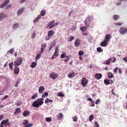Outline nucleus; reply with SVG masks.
Returning a JSON list of instances; mask_svg holds the SVG:
<instances>
[{
  "label": "nucleus",
  "mask_w": 127,
  "mask_h": 127,
  "mask_svg": "<svg viewBox=\"0 0 127 127\" xmlns=\"http://www.w3.org/2000/svg\"><path fill=\"white\" fill-rule=\"evenodd\" d=\"M44 99L42 98H40L34 101L32 104V106L33 107L36 108L38 107L39 106L42 105L44 103L43 101Z\"/></svg>",
  "instance_id": "1"
},
{
  "label": "nucleus",
  "mask_w": 127,
  "mask_h": 127,
  "mask_svg": "<svg viewBox=\"0 0 127 127\" xmlns=\"http://www.w3.org/2000/svg\"><path fill=\"white\" fill-rule=\"evenodd\" d=\"M93 17L91 16H89L86 19L84 23L87 27H88L89 26L90 23L91 22L92 20L93 19Z\"/></svg>",
  "instance_id": "2"
},
{
  "label": "nucleus",
  "mask_w": 127,
  "mask_h": 127,
  "mask_svg": "<svg viewBox=\"0 0 127 127\" xmlns=\"http://www.w3.org/2000/svg\"><path fill=\"white\" fill-rule=\"evenodd\" d=\"M22 59L20 57H18L14 62L15 66H17L20 65L22 62Z\"/></svg>",
  "instance_id": "3"
},
{
  "label": "nucleus",
  "mask_w": 127,
  "mask_h": 127,
  "mask_svg": "<svg viewBox=\"0 0 127 127\" xmlns=\"http://www.w3.org/2000/svg\"><path fill=\"white\" fill-rule=\"evenodd\" d=\"M120 33L121 34H124L127 32V29L124 27H121L119 30Z\"/></svg>",
  "instance_id": "4"
},
{
  "label": "nucleus",
  "mask_w": 127,
  "mask_h": 127,
  "mask_svg": "<svg viewBox=\"0 0 127 127\" xmlns=\"http://www.w3.org/2000/svg\"><path fill=\"white\" fill-rule=\"evenodd\" d=\"M9 120L6 119V120H3L1 122L0 124L1 125H4L5 126H9L10 125V123L8 122Z\"/></svg>",
  "instance_id": "5"
},
{
  "label": "nucleus",
  "mask_w": 127,
  "mask_h": 127,
  "mask_svg": "<svg viewBox=\"0 0 127 127\" xmlns=\"http://www.w3.org/2000/svg\"><path fill=\"white\" fill-rule=\"evenodd\" d=\"M81 43V41L79 38L76 39L74 42V44L76 47H78L80 45Z\"/></svg>",
  "instance_id": "6"
},
{
  "label": "nucleus",
  "mask_w": 127,
  "mask_h": 127,
  "mask_svg": "<svg viewBox=\"0 0 127 127\" xmlns=\"http://www.w3.org/2000/svg\"><path fill=\"white\" fill-rule=\"evenodd\" d=\"M88 81L85 78H83L81 82V84L83 87L85 86L87 84Z\"/></svg>",
  "instance_id": "7"
},
{
  "label": "nucleus",
  "mask_w": 127,
  "mask_h": 127,
  "mask_svg": "<svg viewBox=\"0 0 127 127\" xmlns=\"http://www.w3.org/2000/svg\"><path fill=\"white\" fill-rule=\"evenodd\" d=\"M9 1H10L9 0H6L0 6V8H2L8 4L9 2Z\"/></svg>",
  "instance_id": "8"
},
{
  "label": "nucleus",
  "mask_w": 127,
  "mask_h": 127,
  "mask_svg": "<svg viewBox=\"0 0 127 127\" xmlns=\"http://www.w3.org/2000/svg\"><path fill=\"white\" fill-rule=\"evenodd\" d=\"M50 78H52L53 79H55L58 77V75L57 73H52L50 74Z\"/></svg>",
  "instance_id": "9"
},
{
  "label": "nucleus",
  "mask_w": 127,
  "mask_h": 127,
  "mask_svg": "<svg viewBox=\"0 0 127 127\" xmlns=\"http://www.w3.org/2000/svg\"><path fill=\"white\" fill-rule=\"evenodd\" d=\"M111 35L110 34H108L106 35L105 37V40L107 42H109L110 39Z\"/></svg>",
  "instance_id": "10"
},
{
  "label": "nucleus",
  "mask_w": 127,
  "mask_h": 127,
  "mask_svg": "<svg viewBox=\"0 0 127 127\" xmlns=\"http://www.w3.org/2000/svg\"><path fill=\"white\" fill-rule=\"evenodd\" d=\"M30 112L28 110H26L23 113V115L24 117H26L29 115Z\"/></svg>",
  "instance_id": "11"
},
{
  "label": "nucleus",
  "mask_w": 127,
  "mask_h": 127,
  "mask_svg": "<svg viewBox=\"0 0 127 127\" xmlns=\"http://www.w3.org/2000/svg\"><path fill=\"white\" fill-rule=\"evenodd\" d=\"M108 44V42L104 40L103 41L101 42L100 44V46L102 47L106 46Z\"/></svg>",
  "instance_id": "12"
},
{
  "label": "nucleus",
  "mask_w": 127,
  "mask_h": 127,
  "mask_svg": "<svg viewBox=\"0 0 127 127\" xmlns=\"http://www.w3.org/2000/svg\"><path fill=\"white\" fill-rule=\"evenodd\" d=\"M24 9L25 8L24 7L22 8L19 9L17 12V14L19 16L20 15H21L24 11Z\"/></svg>",
  "instance_id": "13"
},
{
  "label": "nucleus",
  "mask_w": 127,
  "mask_h": 127,
  "mask_svg": "<svg viewBox=\"0 0 127 127\" xmlns=\"http://www.w3.org/2000/svg\"><path fill=\"white\" fill-rule=\"evenodd\" d=\"M45 89L44 87L43 86H41L39 87V92L40 93L42 94Z\"/></svg>",
  "instance_id": "14"
},
{
  "label": "nucleus",
  "mask_w": 127,
  "mask_h": 127,
  "mask_svg": "<svg viewBox=\"0 0 127 127\" xmlns=\"http://www.w3.org/2000/svg\"><path fill=\"white\" fill-rule=\"evenodd\" d=\"M15 110V111L14 112V115H16L20 113L21 109L20 108H18L16 109Z\"/></svg>",
  "instance_id": "15"
},
{
  "label": "nucleus",
  "mask_w": 127,
  "mask_h": 127,
  "mask_svg": "<svg viewBox=\"0 0 127 127\" xmlns=\"http://www.w3.org/2000/svg\"><path fill=\"white\" fill-rule=\"evenodd\" d=\"M102 77V75L100 73L96 74L95 75V77L97 79H100Z\"/></svg>",
  "instance_id": "16"
},
{
  "label": "nucleus",
  "mask_w": 127,
  "mask_h": 127,
  "mask_svg": "<svg viewBox=\"0 0 127 127\" xmlns=\"http://www.w3.org/2000/svg\"><path fill=\"white\" fill-rule=\"evenodd\" d=\"M19 71V68L17 66H15L14 69V73L15 74H18Z\"/></svg>",
  "instance_id": "17"
},
{
  "label": "nucleus",
  "mask_w": 127,
  "mask_h": 127,
  "mask_svg": "<svg viewBox=\"0 0 127 127\" xmlns=\"http://www.w3.org/2000/svg\"><path fill=\"white\" fill-rule=\"evenodd\" d=\"M75 75V73L74 72H72L67 75L68 77L69 78H71L74 77Z\"/></svg>",
  "instance_id": "18"
},
{
  "label": "nucleus",
  "mask_w": 127,
  "mask_h": 127,
  "mask_svg": "<svg viewBox=\"0 0 127 127\" xmlns=\"http://www.w3.org/2000/svg\"><path fill=\"white\" fill-rule=\"evenodd\" d=\"M6 16L4 15L3 13H1L0 14V21H2L4 19V17H6Z\"/></svg>",
  "instance_id": "19"
},
{
  "label": "nucleus",
  "mask_w": 127,
  "mask_h": 127,
  "mask_svg": "<svg viewBox=\"0 0 127 127\" xmlns=\"http://www.w3.org/2000/svg\"><path fill=\"white\" fill-rule=\"evenodd\" d=\"M48 34L49 36H51L54 35V32H53V31L51 30L48 32Z\"/></svg>",
  "instance_id": "20"
},
{
  "label": "nucleus",
  "mask_w": 127,
  "mask_h": 127,
  "mask_svg": "<svg viewBox=\"0 0 127 127\" xmlns=\"http://www.w3.org/2000/svg\"><path fill=\"white\" fill-rule=\"evenodd\" d=\"M63 117V115L62 113H59V114L58 116V120H60Z\"/></svg>",
  "instance_id": "21"
},
{
  "label": "nucleus",
  "mask_w": 127,
  "mask_h": 127,
  "mask_svg": "<svg viewBox=\"0 0 127 127\" xmlns=\"http://www.w3.org/2000/svg\"><path fill=\"white\" fill-rule=\"evenodd\" d=\"M28 121L27 120H25L23 121V122L22 125H26L28 124Z\"/></svg>",
  "instance_id": "22"
},
{
  "label": "nucleus",
  "mask_w": 127,
  "mask_h": 127,
  "mask_svg": "<svg viewBox=\"0 0 127 127\" xmlns=\"http://www.w3.org/2000/svg\"><path fill=\"white\" fill-rule=\"evenodd\" d=\"M19 25V24L18 23H14L13 26L12 28L13 29H15L17 28Z\"/></svg>",
  "instance_id": "23"
},
{
  "label": "nucleus",
  "mask_w": 127,
  "mask_h": 127,
  "mask_svg": "<svg viewBox=\"0 0 127 127\" xmlns=\"http://www.w3.org/2000/svg\"><path fill=\"white\" fill-rule=\"evenodd\" d=\"M111 58H110L109 59H108L106 62L105 63V64H107V65H109L110 64V63L111 62Z\"/></svg>",
  "instance_id": "24"
},
{
  "label": "nucleus",
  "mask_w": 127,
  "mask_h": 127,
  "mask_svg": "<svg viewBox=\"0 0 127 127\" xmlns=\"http://www.w3.org/2000/svg\"><path fill=\"white\" fill-rule=\"evenodd\" d=\"M9 67L12 70L13 69V62H10L9 64Z\"/></svg>",
  "instance_id": "25"
},
{
  "label": "nucleus",
  "mask_w": 127,
  "mask_h": 127,
  "mask_svg": "<svg viewBox=\"0 0 127 127\" xmlns=\"http://www.w3.org/2000/svg\"><path fill=\"white\" fill-rule=\"evenodd\" d=\"M80 29L82 32H84L87 29L86 27L84 26L81 27Z\"/></svg>",
  "instance_id": "26"
},
{
  "label": "nucleus",
  "mask_w": 127,
  "mask_h": 127,
  "mask_svg": "<svg viewBox=\"0 0 127 127\" xmlns=\"http://www.w3.org/2000/svg\"><path fill=\"white\" fill-rule=\"evenodd\" d=\"M36 65V63L34 62H33L32 64L31 67L32 68L34 67Z\"/></svg>",
  "instance_id": "27"
},
{
  "label": "nucleus",
  "mask_w": 127,
  "mask_h": 127,
  "mask_svg": "<svg viewBox=\"0 0 127 127\" xmlns=\"http://www.w3.org/2000/svg\"><path fill=\"white\" fill-rule=\"evenodd\" d=\"M104 82L105 84L106 85H108L110 83L109 80L107 79L105 80Z\"/></svg>",
  "instance_id": "28"
},
{
  "label": "nucleus",
  "mask_w": 127,
  "mask_h": 127,
  "mask_svg": "<svg viewBox=\"0 0 127 127\" xmlns=\"http://www.w3.org/2000/svg\"><path fill=\"white\" fill-rule=\"evenodd\" d=\"M53 101L52 100H50L48 98H47L45 101V102L46 103H47L48 102H52Z\"/></svg>",
  "instance_id": "29"
},
{
  "label": "nucleus",
  "mask_w": 127,
  "mask_h": 127,
  "mask_svg": "<svg viewBox=\"0 0 127 127\" xmlns=\"http://www.w3.org/2000/svg\"><path fill=\"white\" fill-rule=\"evenodd\" d=\"M70 37L69 38L68 40V41H71L74 39V36H70Z\"/></svg>",
  "instance_id": "30"
},
{
  "label": "nucleus",
  "mask_w": 127,
  "mask_h": 127,
  "mask_svg": "<svg viewBox=\"0 0 127 127\" xmlns=\"http://www.w3.org/2000/svg\"><path fill=\"white\" fill-rule=\"evenodd\" d=\"M41 53H39L38 55H37L35 57L36 61H37V60L39 59L41 56Z\"/></svg>",
  "instance_id": "31"
},
{
  "label": "nucleus",
  "mask_w": 127,
  "mask_h": 127,
  "mask_svg": "<svg viewBox=\"0 0 127 127\" xmlns=\"http://www.w3.org/2000/svg\"><path fill=\"white\" fill-rule=\"evenodd\" d=\"M94 117V115H91L89 117V121L91 122L93 119Z\"/></svg>",
  "instance_id": "32"
},
{
  "label": "nucleus",
  "mask_w": 127,
  "mask_h": 127,
  "mask_svg": "<svg viewBox=\"0 0 127 127\" xmlns=\"http://www.w3.org/2000/svg\"><path fill=\"white\" fill-rule=\"evenodd\" d=\"M14 51V49L13 48H11L7 52V53L10 52V53L12 54L13 53Z\"/></svg>",
  "instance_id": "33"
},
{
  "label": "nucleus",
  "mask_w": 127,
  "mask_h": 127,
  "mask_svg": "<svg viewBox=\"0 0 127 127\" xmlns=\"http://www.w3.org/2000/svg\"><path fill=\"white\" fill-rule=\"evenodd\" d=\"M55 44H54L53 43L51 44L49 47V51H50L52 48L55 46Z\"/></svg>",
  "instance_id": "34"
},
{
  "label": "nucleus",
  "mask_w": 127,
  "mask_h": 127,
  "mask_svg": "<svg viewBox=\"0 0 127 127\" xmlns=\"http://www.w3.org/2000/svg\"><path fill=\"white\" fill-rule=\"evenodd\" d=\"M108 75L109 78H113L114 77V76L113 74L111 72H109L108 73Z\"/></svg>",
  "instance_id": "35"
},
{
  "label": "nucleus",
  "mask_w": 127,
  "mask_h": 127,
  "mask_svg": "<svg viewBox=\"0 0 127 127\" xmlns=\"http://www.w3.org/2000/svg\"><path fill=\"white\" fill-rule=\"evenodd\" d=\"M45 14V12L44 10H42L41 11V12L40 13V15L43 16H44Z\"/></svg>",
  "instance_id": "36"
},
{
  "label": "nucleus",
  "mask_w": 127,
  "mask_h": 127,
  "mask_svg": "<svg viewBox=\"0 0 127 127\" xmlns=\"http://www.w3.org/2000/svg\"><path fill=\"white\" fill-rule=\"evenodd\" d=\"M97 50L98 52H101L103 51V50L101 49L100 47H98L97 48Z\"/></svg>",
  "instance_id": "37"
},
{
  "label": "nucleus",
  "mask_w": 127,
  "mask_h": 127,
  "mask_svg": "<svg viewBox=\"0 0 127 127\" xmlns=\"http://www.w3.org/2000/svg\"><path fill=\"white\" fill-rule=\"evenodd\" d=\"M38 96L37 94V93L35 94L34 95L32 96L31 98L32 99H35L36 97Z\"/></svg>",
  "instance_id": "38"
},
{
  "label": "nucleus",
  "mask_w": 127,
  "mask_h": 127,
  "mask_svg": "<svg viewBox=\"0 0 127 127\" xmlns=\"http://www.w3.org/2000/svg\"><path fill=\"white\" fill-rule=\"evenodd\" d=\"M119 18V16L117 15H114L113 16V18L115 20H117Z\"/></svg>",
  "instance_id": "39"
},
{
  "label": "nucleus",
  "mask_w": 127,
  "mask_h": 127,
  "mask_svg": "<svg viewBox=\"0 0 127 127\" xmlns=\"http://www.w3.org/2000/svg\"><path fill=\"white\" fill-rule=\"evenodd\" d=\"M84 54V52L82 51H80L78 52V54L80 56L83 55Z\"/></svg>",
  "instance_id": "40"
},
{
  "label": "nucleus",
  "mask_w": 127,
  "mask_h": 127,
  "mask_svg": "<svg viewBox=\"0 0 127 127\" xmlns=\"http://www.w3.org/2000/svg\"><path fill=\"white\" fill-rule=\"evenodd\" d=\"M58 96H59L63 97L64 95L62 93H60L58 94Z\"/></svg>",
  "instance_id": "41"
},
{
  "label": "nucleus",
  "mask_w": 127,
  "mask_h": 127,
  "mask_svg": "<svg viewBox=\"0 0 127 127\" xmlns=\"http://www.w3.org/2000/svg\"><path fill=\"white\" fill-rule=\"evenodd\" d=\"M35 36V31L34 32H33L32 34V36H31V37L32 38H34Z\"/></svg>",
  "instance_id": "42"
},
{
  "label": "nucleus",
  "mask_w": 127,
  "mask_h": 127,
  "mask_svg": "<svg viewBox=\"0 0 127 127\" xmlns=\"http://www.w3.org/2000/svg\"><path fill=\"white\" fill-rule=\"evenodd\" d=\"M55 22V21L54 20H53L51 21V22H50L48 25H47V26H50V25H51L52 24H53Z\"/></svg>",
  "instance_id": "43"
},
{
  "label": "nucleus",
  "mask_w": 127,
  "mask_h": 127,
  "mask_svg": "<svg viewBox=\"0 0 127 127\" xmlns=\"http://www.w3.org/2000/svg\"><path fill=\"white\" fill-rule=\"evenodd\" d=\"M33 126V124H29L25 126L24 127H31V126Z\"/></svg>",
  "instance_id": "44"
},
{
  "label": "nucleus",
  "mask_w": 127,
  "mask_h": 127,
  "mask_svg": "<svg viewBox=\"0 0 127 127\" xmlns=\"http://www.w3.org/2000/svg\"><path fill=\"white\" fill-rule=\"evenodd\" d=\"M51 119L50 118H47L46 119V121L47 122H49L51 121Z\"/></svg>",
  "instance_id": "45"
},
{
  "label": "nucleus",
  "mask_w": 127,
  "mask_h": 127,
  "mask_svg": "<svg viewBox=\"0 0 127 127\" xmlns=\"http://www.w3.org/2000/svg\"><path fill=\"white\" fill-rule=\"evenodd\" d=\"M65 53V52L63 53L61 55V57L62 58H65V56L64 54Z\"/></svg>",
  "instance_id": "46"
},
{
  "label": "nucleus",
  "mask_w": 127,
  "mask_h": 127,
  "mask_svg": "<svg viewBox=\"0 0 127 127\" xmlns=\"http://www.w3.org/2000/svg\"><path fill=\"white\" fill-rule=\"evenodd\" d=\"M96 127H99V125L98 123L97 122V121H95L94 123Z\"/></svg>",
  "instance_id": "47"
},
{
  "label": "nucleus",
  "mask_w": 127,
  "mask_h": 127,
  "mask_svg": "<svg viewBox=\"0 0 127 127\" xmlns=\"http://www.w3.org/2000/svg\"><path fill=\"white\" fill-rule=\"evenodd\" d=\"M46 46V44H43L41 45V48H42L43 49H45V47Z\"/></svg>",
  "instance_id": "48"
},
{
  "label": "nucleus",
  "mask_w": 127,
  "mask_h": 127,
  "mask_svg": "<svg viewBox=\"0 0 127 127\" xmlns=\"http://www.w3.org/2000/svg\"><path fill=\"white\" fill-rule=\"evenodd\" d=\"M123 23H115V25H116L121 26Z\"/></svg>",
  "instance_id": "49"
},
{
  "label": "nucleus",
  "mask_w": 127,
  "mask_h": 127,
  "mask_svg": "<svg viewBox=\"0 0 127 127\" xmlns=\"http://www.w3.org/2000/svg\"><path fill=\"white\" fill-rule=\"evenodd\" d=\"M58 54H59V53L58 52V51H55L54 53V54L56 56H57L58 55Z\"/></svg>",
  "instance_id": "50"
},
{
  "label": "nucleus",
  "mask_w": 127,
  "mask_h": 127,
  "mask_svg": "<svg viewBox=\"0 0 127 127\" xmlns=\"http://www.w3.org/2000/svg\"><path fill=\"white\" fill-rule=\"evenodd\" d=\"M118 69V68L117 67H116L115 68L114 70V72L115 74H116L117 72V70Z\"/></svg>",
  "instance_id": "51"
},
{
  "label": "nucleus",
  "mask_w": 127,
  "mask_h": 127,
  "mask_svg": "<svg viewBox=\"0 0 127 127\" xmlns=\"http://www.w3.org/2000/svg\"><path fill=\"white\" fill-rule=\"evenodd\" d=\"M8 97V96L7 95H5L3 98L2 99V100H3L4 99H6Z\"/></svg>",
  "instance_id": "52"
},
{
  "label": "nucleus",
  "mask_w": 127,
  "mask_h": 127,
  "mask_svg": "<svg viewBox=\"0 0 127 127\" xmlns=\"http://www.w3.org/2000/svg\"><path fill=\"white\" fill-rule=\"evenodd\" d=\"M4 116L3 115H0V121L2 120L4 118Z\"/></svg>",
  "instance_id": "53"
},
{
  "label": "nucleus",
  "mask_w": 127,
  "mask_h": 127,
  "mask_svg": "<svg viewBox=\"0 0 127 127\" xmlns=\"http://www.w3.org/2000/svg\"><path fill=\"white\" fill-rule=\"evenodd\" d=\"M77 118L75 116H74V118H73V121L74 122H76L77 121Z\"/></svg>",
  "instance_id": "54"
},
{
  "label": "nucleus",
  "mask_w": 127,
  "mask_h": 127,
  "mask_svg": "<svg viewBox=\"0 0 127 127\" xmlns=\"http://www.w3.org/2000/svg\"><path fill=\"white\" fill-rule=\"evenodd\" d=\"M39 19H38V18L36 17L35 20H34L33 21V22L36 23L39 20Z\"/></svg>",
  "instance_id": "55"
},
{
  "label": "nucleus",
  "mask_w": 127,
  "mask_h": 127,
  "mask_svg": "<svg viewBox=\"0 0 127 127\" xmlns=\"http://www.w3.org/2000/svg\"><path fill=\"white\" fill-rule=\"evenodd\" d=\"M100 101L99 99H97L96 100V101L95 102V104H98V102Z\"/></svg>",
  "instance_id": "56"
},
{
  "label": "nucleus",
  "mask_w": 127,
  "mask_h": 127,
  "mask_svg": "<svg viewBox=\"0 0 127 127\" xmlns=\"http://www.w3.org/2000/svg\"><path fill=\"white\" fill-rule=\"evenodd\" d=\"M123 59L124 61L125 62H127V57H125V58H123Z\"/></svg>",
  "instance_id": "57"
},
{
  "label": "nucleus",
  "mask_w": 127,
  "mask_h": 127,
  "mask_svg": "<svg viewBox=\"0 0 127 127\" xmlns=\"http://www.w3.org/2000/svg\"><path fill=\"white\" fill-rule=\"evenodd\" d=\"M59 46H57L56 47L55 51H59Z\"/></svg>",
  "instance_id": "58"
},
{
  "label": "nucleus",
  "mask_w": 127,
  "mask_h": 127,
  "mask_svg": "<svg viewBox=\"0 0 127 127\" xmlns=\"http://www.w3.org/2000/svg\"><path fill=\"white\" fill-rule=\"evenodd\" d=\"M21 103L19 102H18L16 103V105L17 106H19L21 104Z\"/></svg>",
  "instance_id": "59"
},
{
  "label": "nucleus",
  "mask_w": 127,
  "mask_h": 127,
  "mask_svg": "<svg viewBox=\"0 0 127 127\" xmlns=\"http://www.w3.org/2000/svg\"><path fill=\"white\" fill-rule=\"evenodd\" d=\"M25 1V0H21L19 2L20 3H24Z\"/></svg>",
  "instance_id": "60"
},
{
  "label": "nucleus",
  "mask_w": 127,
  "mask_h": 127,
  "mask_svg": "<svg viewBox=\"0 0 127 127\" xmlns=\"http://www.w3.org/2000/svg\"><path fill=\"white\" fill-rule=\"evenodd\" d=\"M56 57H57V56H56L54 54L52 58V59H53L56 58Z\"/></svg>",
  "instance_id": "61"
},
{
  "label": "nucleus",
  "mask_w": 127,
  "mask_h": 127,
  "mask_svg": "<svg viewBox=\"0 0 127 127\" xmlns=\"http://www.w3.org/2000/svg\"><path fill=\"white\" fill-rule=\"evenodd\" d=\"M11 5L10 4H9L6 7V8L7 9L10 8L11 7Z\"/></svg>",
  "instance_id": "62"
},
{
  "label": "nucleus",
  "mask_w": 127,
  "mask_h": 127,
  "mask_svg": "<svg viewBox=\"0 0 127 127\" xmlns=\"http://www.w3.org/2000/svg\"><path fill=\"white\" fill-rule=\"evenodd\" d=\"M82 34L84 35L87 36L88 35V33L86 32H83Z\"/></svg>",
  "instance_id": "63"
},
{
  "label": "nucleus",
  "mask_w": 127,
  "mask_h": 127,
  "mask_svg": "<svg viewBox=\"0 0 127 127\" xmlns=\"http://www.w3.org/2000/svg\"><path fill=\"white\" fill-rule=\"evenodd\" d=\"M44 95H45V96H47L48 95V93L47 92H46V93H44Z\"/></svg>",
  "instance_id": "64"
}]
</instances>
